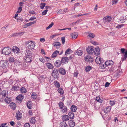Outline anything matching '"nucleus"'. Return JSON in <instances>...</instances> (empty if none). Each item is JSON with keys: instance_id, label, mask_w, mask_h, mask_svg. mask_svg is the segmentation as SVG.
Returning a JSON list of instances; mask_svg holds the SVG:
<instances>
[{"instance_id": "f257e3e1", "label": "nucleus", "mask_w": 127, "mask_h": 127, "mask_svg": "<svg viewBox=\"0 0 127 127\" xmlns=\"http://www.w3.org/2000/svg\"><path fill=\"white\" fill-rule=\"evenodd\" d=\"M26 44L27 48L30 49H34L35 45V43L33 42V41H27Z\"/></svg>"}, {"instance_id": "f03ea898", "label": "nucleus", "mask_w": 127, "mask_h": 127, "mask_svg": "<svg viewBox=\"0 0 127 127\" xmlns=\"http://www.w3.org/2000/svg\"><path fill=\"white\" fill-rule=\"evenodd\" d=\"M11 50V49L9 47H4L2 50V53L7 55L10 53Z\"/></svg>"}, {"instance_id": "7ed1b4c3", "label": "nucleus", "mask_w": 127, "mask_h": 127, "mask_svg": "<svg viewBox=\"0 0 127 127\" xmlns=\"http://www.w3.org/2000/svg\"><path fill=\"white\" fill-rule=\"evenodd\" d=\"M8 62L6 61H1L0 67H2L3 69H6L7 67H8Z\"/></svg>"}, {"instance_id": "20e7f679", "label": "nucleus", "mask_w": 127, "mask_h": 127, "mask_svg": "<svg viewBox=\"0 0 127 127\" xmlns=\"http://www.w3.org/2000/svg\"><path fill=\"white\" fill-rule=\"evenodd\" d=\"M52 75L54 78H57L59 77L58 70L57 69H54L52 72Z\"/></svg>"}, {"instance_id": "39448f33", "label": "nucleus", "mask_w": 127, "mask_h": 127, "mask_svg": "<svg viewBox=\"0 0 127 127\" xmlns=\"http://www.w3.org/2000/svg\"><path fill=\"white\" fill-rule=\"evenodd\" d=\"M87 53L89 54H92L94 52V48L92 46H89L86 49Z\"/></svg>"}, {"instance_id": "423d86ee", "label": "nucleus", "mask_w": 127, "mask_h": 127, "mask_svg": "<svg viewBox=\"0 0 127 127\" xmlns=\"http://www.w3.org/2000/svg\"><path fill=\"white\" fill-rule=\"evenodd\" d=\"M12 50L13 51L15 54L19 53H20V49L18 47L14 46L13 47Z\"/></svg>"}, {"instance_id": "0eeeda50", "label": "nucleus", "mask_w": 127, "mask_h": 127, "mask_svg": "<svg viewBox=\"0 0 127 127\" xmlns=\"http://www.w3.org/2000/svg\"><path fill=\"white\" fill-rule=\"evenodd\" d=\"M24 53L25 55V57H32V54L30 50H27L24 51Z\"/></svg>"}, {"instance_id": "6e6552de", "label": "nucleus", "mask_w": 127, "mask_h": 127, "mask_svg": "<svg viewBox=\"0 0 127 127\" xmlns=\"http://www.w3.org/2000/svg\"><path fill=\"white\" fill-rule=\"evenodd\" d=\"M85 60L87 62H92L93 61V59L92 57L89 55H88L85 57Z\"/></svg>"}, {"instance_id": "1a4fd4ad", "label": "nucleus", "mask_w": 127, "mask_h": 127, "mask_svg": "<svg viewBox=\"0 0 127 127\" xmlns=\"http://www.w3.org/2000/svg\"><path fill=\"white\" fill-rule=\"evenodd\" d=\"M14 64L16 66L20 67V68L23 69L22 64L20 61H19L17 60L14 63Z\"/></svg>"}, {"instance_id": "9d476101", "label": "nucleus", "mask_w": 127, "mask_h": 127, "mask_svg": "<svg viewBox=\"0 0 127 127\" xmlns=\"http://www.w3.org/2000/svg\"><path fill=\"white\" fill-rule=\"evenodd\" d=\"M95 61L97 63L99 64L101 62H104L103 59L99 56L97 57L95 60Z\"/></svg>"}, {"instance_id": "9b49d317", "label": "nucleus", "mask_w": 127, "mask_h": 127, "mask_svg": "<svg viewBox=\"0 0 127 127\" xmlns=\"http://www.w3.org/2000/svg\"><path fill=\"white\" fill-rule=\"evenodd\" d=\"M19 88V86L18 84L17 83H16L13 86L11 90L12 91H17Z\"/></svg>"}, {"instance_id": "f8f14e48", "label": "nucleus", "mask_w": 127, "mask_h": 127, "mask_svg": "<svg viewBox=\"0 0 127 127\" xmlns=\"http://www.w3.org/2000/svg\"><path fill=\"white\" fill-rule=\"evenodd\" d=\"M94 53L95 55H99L100 53L99 48L98 47H96L95 48V50H94Z\"/></svg>"}, {"instance_id": "ddd939ff", "label": "nucleus", "mask_w": 127, "mask_h": 127, "mask_svg": "<svg viewBox=\"0 0 127 127\" xmlns=\"http://www.w3.org/2000/svg\"><path fill=\"white\" fill-rule=\"evenodd\" d=\"M61 63H62L61 61L57 60L56 61L54 65L57 67H59L61 65Z\"/></svg>"}, {"instance_id": "4468645a", "label": "nucleus", "mask_w": 127, "mask_h": 127, "mask_svg": "<svg viewBox=\"0 0 127 127\" xmlns=\"http://www.w3.org/2000/svg\"><path fill=\"white\" fill-rule=\"evenodd\" d=\"M69 59L68 58L66 57L63 58L61 60L62 63L66 64L68 62Z\"/></svg>"}, {"instance_id": "2eb2a0df", "label": "nucleus", "mask_w": 127, "mask_h": 127, "mask_svg": "<svg viewBox=\"0 0 127 127\" xmlns=\"http://www.w3.org/2000/svg\"><path fill=\"white\" fill-rule=\"evenodd\" d=\"M111 108V106L107 107L104 109V111L105 113H108L110 112Z\"/></svg>"}, {"instance_id": "dca6fc26", "label": "nucleus", "mask_w": 127, "mask_h": 127, "mask_svg": "<svg viewBox=\"0 0 127 127\" xmlns=\"http://www.w3.org/2000/svg\"><path fill=\"white\" fill-rule=\"evenodd\" d=\"M17 60L15 58L11 57L9 58L8 60L10 63H13L14 62V63Z\"/></svg>"}, {"instance_id": "f3484780", "label": "nucleus", "mask_w": 127, "mask_h": 127, "mask_svg": "<svg viewBox=\"0 0 127 127\" xmlns=\"http://www.w3.org/2000/svg\"><path fill=\"white\" fill-rule=\"evenodd\" d=\"M106 66V65L105 63L101 62L99 64V67L100 68L104 69Z\"/></svg>"}, {"instance_id": "a211bd4d", "label": "nucleus", "mask_w": 127, "mask_h": 127, "mask_svg": "<svg viewBox=\"0 0 127 127\" xmlns=\"http://www.w3.org/2000/svg\"><path fill=\"white\" fill-rule=\"evenodd\" d=\"M68 124L70 127H73L75 125V122L74 121L70 120L68 122Z\"/></svg>"}, {"instance_id": "6ab92c4d", "label": "nucleus", "mask_w": 127, "mask_h": 127, "mask_svg": "<svg viewBox=\"0 0 127 127\" xmlns=\"http://www.w3.org/2000/svg\"><path fill=\"white\" fill-rule=\"evenodd\" d=\"M59 72L62 75H64L66 73V72L65 70L63 68H59Z\"/></svg>"}, {"instance_id": "aec40b11", "label": "nucleus", "mask_w": 127, "mask_h": 127, "mask_svg": "<svg viewBox=\"0 0 127 127\" xmlns=\"http://www.w3.org/2000/svg\"><path fill=\"white\" fill-rule=\"evenodd\" d=\"M32 57H25V62L27 63H30L32 61Z\"/></svg>"}, {"instance_id": "412c9836", "label": "nucleus", "mask_w": 127, "mask_h": 127, "mask_svg": "<svg viewBox=\"0 0 127 127\" xmlns=\"http://www.w3.org/2000/svg\"><path fill=\"white\" fill-rule=\"evenodd\" d=\"M16 117L18 120H20L22 117L21 113L19 111L17 112L16 113Z\"/></svg>"}, {"instance_id": "4be33fe9", "label": "nucleus", "mask_w": 127, "mask_h": 127, "mask_svg": "<svg viewBox=\"0 0 127 127\" xmlns=\"http://www.w3.org/2000/svg\"><path fill=\"white\" fill-rule=\"evenodd\" d=\"M105 63L106 65H112L113 64V62L111 60L107 61Z\"/></svg>"}, {"instance_id": "5701e85b", "label": "nucleus", "mask_w": 127, "mask_h": 127, "mask_svg": "<svg viewBox=\"0 0 127 127\" xmlns=\"http://www.w3.org/2000/svg\"><path fill=\"white\" fill-rule=\"evenodd\" d=\"M77 109V106L74 105H72L71 107V111L74 112H76Z\"/></svg>"}, {"instance_id": "b1692460", "label": "nucleus", "mask_w": 127, "mask_h": 127, "mask_svg": "<svg viewBox=\"0 0 127 127\" xmlns=\"http://www.w3.org/2000/svg\"><path fill=\"white\" fill-rule=\"evenodd\" d=\"M59 54V51H58L56 50L53 53L52 55V58H54L56 57L58 54Z\"/></svg>"}, {"instance_id": "393cba45", "label": "nucleus", "mask_w": 127, "mask_h": 127, "mask_svg": "<svg viewBox=\"0 0 127 127\" xmlns=\"http://www.w3.org/2000/svg\"><path fill=\"white\" fill-rule=\"evenodd\" d=\"M71 35L72 37V38H73V39H76L78 36L77 33L75 32L71 34Z\"/></svg>"}, {"instance_id": "a878e982", "label": "nucleus", "mask_w": 127, "mask_h": 127, "mask_svg": "<svg viewBox=\"0 0 127 127\" xmlns=\"http://www.w3.org/2000/svg\"><path fill=\"white\" fill-rule=\"evenodd\" d=\"M46 65L47 67L49 69H53L54 67L53 65L49 63H47Z\"/></svg>"}, {"instance_id": "bb28decb", "label": "nucleus", "mask_w": 127, "mask_h": 127, "mask_svg": "<svg viewBox=\"0 0 127 127\" xmlns=\"http://www.w3.org/2000/svg\"><path fill=\"white\" fill-rule=\"evenodd\" d=\"M10 106L11 108L13 110H15L16 107V104L13 102L10 104Z\"/></svg>"}, {"instance_id": "cd10ccee", "label": "nucleus", "mask_w": 127, "mask_h": 127, "mask_svg": "<svg viewBox=\"0 0 127 127\" xmlns=\"http://www.w3.org/2000/svg\"><path fill=\"white\" fill-rule=\"evenodd\" d=\"M62 119L63 121H67L69 120V117L67 115H64L63 116Z\"/></svg>"}, {"instance_id": "c85d7f7f", "label": "nucleus", "mask_w": 127, "mask_h": 127, "mask_svg": "<svg viewBox=\"0 0 127 127\" xmlns=\"http://www.w3.org/2000/svg\"><path fill=\"white\" fill-rule=\"evenodd\" d=\"M117 67L115 66H113L109 69V71H112L114 72L116 70Z\"/></svg>"}, {"instance_id": "c756f323", "label": "nucleus", "mask_w": 127, "mask_h": 127, "mask_svg": "<svg viewBox=\"0 0 127 127\" xmlns=\"http://www.w3.org/2000/svg\"><path fill=\"white\" fill-rule=\"evenodd\" d=\"M69 117L71 119H73L74 118V113L71 112H69L68 113Z\"/></svg>"}, {"instance_id": "7c9ffc66", "label": "nucleus", "mask_w": 127, "mask_h": 127, "mask_svg": "<svg viewBox=\"0 0 127 127\" xmlns=\"http://www.w3.org/2000/svg\"><path fill=\"white\" fill-rule=\"evenodd\" d=\"M75 54L79 56H81L83 52L81 50L76 51L75 52Z\"/></svg>"}, {"instance_id": "2f4dec72", "label": "nucleus", "mask_w": 127, "mask_h": 127, "mask_svg": "<svg viewBox=\"0 0 127 127\" xmlns=\"http://www.w3.org/2000/svg\"><path fill=\"white\" fill-rule=\"evenodd\" d=\"M53 45L58 49L59 48V46L61 45V44L59 42H56L53 43Z\"/></svg>"}, {"instance_id": "473e14b6", "label": "nucleus", "mask_w": 127, "mask_h": 127, "mask_svg": "<svg viewBox=\"0 0 127 127\" xmlns=\"http://www.w3.org/2000/svg\"><path fill=\"white\" fill-rule=\"evenodd\" d=\"M72 52V51L70 49L68 48L67 49L65 52V54L66 56L67 54H70Z\"/></svg>"}, {"instance_id": "72a5a7b5", "label": "nucleus", "mask_w": 127, "mask_h": 127, "mask_svg": "<svg viewBox=\"0 0 127 127\" xmlns=\"http://www.w3.org/2000/svg\"><path fill=\"white\" fill-rule=\"evenodd\" d=\"M1 94L2 96L5 97L7 94H8V92L5 90H3L2 92H1Z\"/></svg>"}, {"instance_id": "f704fd0d", "label": "nucleus", "mask_w": 127, "mask_h": 127, "mask_svg": "<svg viewBox=\"0 0 127 127\" xmlns=\"http://www.w3.org/2000/svg\"><path fill=\"white\" fill-rule=\"evenodd\" d=\"M62 112L63 113H65L66 112L67 110V109L66 107L65 106L63 108L62 107V109H60Z\"/></svg>"}, {"instance_id": "c9c22d12", "label": "nucleus", "mask_w": 127, "mask_h": 127, "mask_svg": "<svg viewBox=\"0 0 127 127\" xmlns=\"http://www.w3.org/2000/svg\"><path fill=\"white\" fill-rule=\"evenodd\" d=\"M24 33L23 32L15 33L13 34V36H21L24 34Z\"/></svg>"}, {"instance_id": "e433bc0d", "label": "nucleus", "mask_w": 127, "mask_h": 127, "mask_svg": "<svg viewBox=\"0 0 127 127\" xmlns=\"http://www.w3.org/2000/svg\"><path fill=\"white\" fill-rule=\"evenodd\" d=\"M58 104L60 109H62V107L63 108L65 106L64 103L62 102H60Z\"/></svg>"}, {"instance_id": "4c0bfd02", "label": "nucleus", "mask_w": 127, "mask_h": 127, "mask_svg": "<svg viewBox=\"0 0 127 127\" xmlns=\"http://www.w3.org/2000/svg\"><path fill=\"white\" fill-rule=\"evenodd\" d=\"M82 21V20L81 19H79L78 20H77L76 22H73L72 24L71 25H72L74 26L76 24H78L79 23L81 22Z\"/></svg>"}, {"instance_id": "58836bf2", "label": "nucleus", "mask_w": 127, "mask_h": 127, "mask_svg": "<svg viewBox=\"0 0 127 127\" xmlns=\"http://www.w3.org/2000/svg\"><path fill=\"white\" fill-rule=\"evenodd\" d=\"M20 91L22 93H24L27 91L26 89L24 87H22L21 88Z\"/></svg>"}, {"instance_id": "ea45409f", "label": "nucleus", "mask_w": 127, "mask_h": 127, "mask_svg": "<svg viewBox=\"0 0 127 127\" xmlns=\"http://www.w3.org/2000/svg\"><path fill=\"white\" fill-rule=\"evenodd\" d=\"M95 34L93 33H89L88 36V37H89L92 38H93L95 37Z\"/></svg>"}, {"instance_id": "a19ab883", "label": "nucleus", "mask_w": 127, "mask_h": 127, "mask_svg": "<svg viewBox=\"0 0 127 127\" xmlns=\"http://www.w3.org/2000/svg\"><path fill=\"white\" fill-rule=\"evenodd\" d=\"M17 100L21 101L22 99L23 98V96L22 95H20L16 97Z\"/></svg>"}, {"instance_id": "79ce46f5", "label": "nucleus", "mask_w": 127, "mask_h": 127, "mask_svg": "<svg viewBox=\"0 0 127 127\" xmlns=\"http://www.w3.org/2000/svg\"><path fill=\"white\" fill-rule=\"evenodd\" d=\"M5 102L8 103H9L11 101L10 98H8V97H6L5 99Z\"/></svg>"}, {"instance_id": "37998d69", "label": "nucleus", "mask_w": 127, "mask_h": 127, "mask_svg": "<svg viewBox=\"0 0 127 127\" xmlns=\"http://www.w3.org/2000/svg\"><path fill=\"white\" fill-rule=\"evenodd\" d=\"M92 69V67L90 66H87L85 69V70L87 72L89 71Z\"/></svg>"}, {"instance_id": "c03bdc74", "label": "nucleus", "mask_w": 127, "mask_h": 127, "mask_svg": "<svg viewBox=\"0 0 127 127\" xmlns=\"http://www.w3.org/2000/svg\"><path fill=\"white\" fill-rule=\"evenodd\" d=\"M61 127H66V126H67V125L65 123V122L63 121L62 122H61Z\"/></svg>"}, {"instance_id": "a18cd8bd", "label": "nucleus", "mask_w": 127, "mask_h": 127, "mask_svg": "<svg viewBox=\"0 0 127 127\" xmlns=\"http://www.w3.org/2000/svg\"><path fill=\"white\" fill-rule=\"evenodd\" d=\"M58 91L59 93H60V95H62L64 93V90L62 89L61 88H59Z\"/></svg>"}, {"instance_id": "49530a36", "label": "nucleus", "mask_w": 127, "mask_h": 127, "mask_svg": "<svg viewBox=\"0 0 127 127\" xmlns=\"http://www.w3.org/2000/svg\"><path fill=\"white\" fill-rule=\"evenodd\" d=\"M27 106L29 109H31L32 108V105L30 102L28 101L27 104Z\"/></svg>"}, {"instance_id": "de8ad7c7", "label": "nucleus", "mask_w": 127, "mask_h": 127, "mask_svg": "<svg viewBox=\"0 0 127 127\" xmlns=\"http://www.w3.org/2000/svg\"><path fill=\"white\" fill-rule=\"evenodd\" d=\"M116 101L115 100L111 101L110 100L109 104L112 106H113L115 104Z\"/></svg>"}, {"instance_id": "09e8293b", "label": "nucleus", "mask_w": 127, "mask_h": 127, "mask_svg": "<svg viewBox=\"0 0 127 127\" xmlns=\"http://www.w3.org/2000/svg\"><path fill=\"white\" fill-rule=\"evenodd\" d=\"M30 121L31 123L34 124L35 122V120L34 117H32L30 119Z\"/></svg>"}, {"instance_id": "8fccbe9b", "label": "nucleus", "mask_w": 127, "mask_h": 127, "mask_svg": "<svg viewBox=\"0 0 127 127\" xmlns=\"http://www.w3.org/2000/svg\"><path fill=\"white\" fill-rule=\"evenodd\" d=\"M32 97L33 99H35L37 97L36 93H33L32 94Z\"/></svg>"}, {"instance_id": "3c124183", "label": "nucleus", "mask_w": 127, "mask_h": 127, "mask_svg": "<svg viewBox=\"0 0 127 127\" xmlns=\"http://www.w3.org/2000/svg\"><path fill=\"white\" fill-rule=\"evenodd\" d=\"M96 100L97 101V102L100 103H102L103 101L101 99H100L99 97L98 96L96 97Z\"/></svg>"}, {"instance_id": "603ef678", "label": "nucleus", "mask_w": 127, "mask_h": 127, "mask_svg": "<svg viewBox=\"0 0 127 127\" xmlns=\"http://www.w3.org/2000/svg\"><path fill=\"white\" fill-rule=\"evenodd\" d=\"M45 5V3H41L40 4V7L41 9H43Z\"/></svg>"}, {"instance_id": "864d4df0", "label": "nucleus", "mask_w": 127, "mask_h": 127, "mask_svg": "<svg viewBox=\"0 0 127 127\" xmlns=\"http://www.w3.org/2000/svg\"><path fill=\"white\" fill-rule=\"evenodd\" d=\"M54 25V23L52 22L51 23V24L49 25L46 28V30H47L48 29H50V28L51 27H52V26Z\"/></svg>"}, {"instance_id": "5fc2aeb1", "label": "nucleus", "mask_w": 127, "mask_h": 127, "mask_svg": "<svg viewBox=\"0 0 127 127\" xmlns=\"http://www.w3.org/2000/svg\"><path fill=\"white\" fill-rule=\"evenodd\" d=\"M104 19L106 20V22H109L110 21V18L109 17H105Z\"/></svg>"}, {"instance_id": "6e6d98bb", "label": "nucleus", "mask_w": 127, "mask_h": 127, "mask_svg": "<svg viewBox=\"0 0 127 127\" xmlns=\"http://www.w3.org/2000/svg\"><path fill=\"white\" fill-rule=\"evenodd\" d=\"M55 85L57 88H59L60 87V85L59 83L57 81H56V82L55 83Z\"/></svg>"}, {"instance_id": "4d7b16f0", "label": "nucleus", "mask_w": 127, "mask_h": 127, "mask_svg": "<svg viewBox=\"0 0 127 127\" xmlns=\"http://www.w3.org/2000/svg\"><path fill=\"white\" fill-rule=\"evenodd\" d=\"M118 0H113L112 1V4H116L118 2Z\"/></svg>"}, {"instance_id": "13d9d810", "label": "nucleus", "mask_w": 127, "mask_h": 127, "mask_svg": "<svg viewBox=\"0 0 127 127\" xmlns=\"http://www.w3.org/2000/svg\"><path fill=\"white\" fill-rule=\"evenodd\" d=\"M48 10H47L46 9L45 10H44L42 12V15H46L48 11Z\"/></svg>"}, {"instance_id": "bf43d9fd", "label": "nucleus", "mask_w": 127, "mask_h": 127, "mask_svg": "<svg viewBox=\"0 0 127 127\" xmlns=\"http://www.w3.org/2000/svg\"><path fill=\"white\" fill-rule=\"evenodd\" d=\"M30 124L29 123H26L24 125L25 127H30Z\"/></svg>"}, {"instance_id": "052dcab7", "label": "nucleus", "mask_w": 127, "mask_h": 127, "mask_svg": "<svg viewBox=\"0 0 127 127\" xmlns=\"http://www.w3.org/2000/svg\"><path fill=\"white\" fill-rule=\"evenodd\" d=\"M78 72H75L74 74V76L75 77H77L78 76Z\"/></svg>"}, {"instance_id": "680f3d73", "label": "nucleus", "mask_w": 127, "mask_h": 127, "mask_svg": "<svg viewBox=\"0 0 127 127\" xmlns=\"http://www.w3.org/2000/svg\"><path fill=\"white\" fill-rule=\"evenodd\" d=\"M22 10V8L21 7H19L18 8V10L17 11V12L18 13H20L21 12V11Z\"/></svg>"}, {"instance_id": "e2e57ef3", "label": "nucleus", "mask_w": 127, "mask_h": 127, "mask_svg": "<svg viewBox=\"0 0 127 127\" xmlns=\"http://www.w3.org/2000/svg\"><path fill=\"white\" fill-rule=\"evenodd\" d=\"M61 40L63 44H64L65 41V38L64 37H62L61 38Z\"/></svg>"}, {"instance_id": "0e129e2a", "label": "nucleus", "mask_w": 127, "mask_h": 127, "mask_svg": "<svg viewBox=\"0 0 127 127\" xmlns=\"http://www.w3.org/2000/svg\"><path fill=\"white\" fill-rule=\"evenodd\" d=\"M91 42L95 45H97L98 44L95 41H92Z\"/></svg>"}, {"instance_id": "69168bd1", "label": "nucleus", "mask_w": 127, "mask_h": 127, "mask_svg": "<svg viewBox=\"0 0 127 127\" xmlns=\"http://www.w3.org/2000/svg\"><path fill=\"white\" fill-rule=\"evenodd\" d=\"M110 84V83H108L107 82L106 83V84L105 85V87H108Z\"/></svg>"}, {"instance_id": "338daca9", "label": "nucleus", "mask_w": 127, "mask_h": 127, "mask_svg": "<svg viewBox=\"0 0 127 127\" xmlns=\"http://www.w3.org/2000/svg\"><path fill=\"white\" fill-rule=\"evenodd\" d=\"M31 25V24L30 23H27V24H26L25 25V26L26 27H28V26H30Z\"/></svg>"}, {"instance_id": "774afa93", "label": "nucleus", "mask_w": 127, "mask_h": 127, "mask_svg": "<svg viewBox=\"0 0 127 127\" xmlns=\"http://www.w3.org/2000/svg\"><path fill=\"white\" fill-rule=\"evenodd\" d=\"M29 13H30L32 14H35V12L33 10L32 11H29Z\"/></svg>"}]
</instances>
